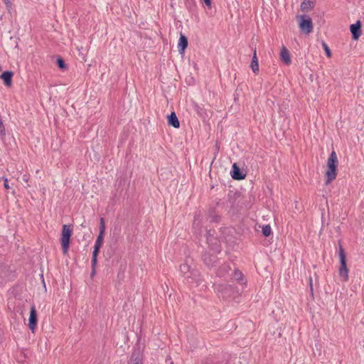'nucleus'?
Segmentation results:
<instances>
[{
	"mask_svg": "<svg viewBox=\"0 0 364 364\" xmlns=\"http://www.w3.org/2000/svg\"><path fill=\"white\" fill-rule=\"evenodd\" d=\"M171 364H173V362H171Z\"/></svg>",
	"mask_w": 364,
	"mask_h": 364,
	"instance_id": "f704fd0d",
	"label": "nucleus"
},
{
	"mask_svg": "<svg viewBox=\"0 0 364 364\" xmlns=\"http://www.w3.org/2000/svg\"><path fill=\"white\" fill-rule=\"evenodd\" d=\"M4 3L6 4L7 6H11V2L10 0H4Z\"/></svg>",
	"mask_w": 364,
	"mask_h": 364,
	"instance_id": "473e14b6",
	"label": "nucleus"
},
{
	"mask_svg": "<svg viewBox=\"0 0 364 364\" xmlns=\"http://www.w3.org/2000/svg\"><path fill=\"white\" fill-rule=\"evenodd\" d=\"M56 64L58 66V68L61 70H65L67 68V65H66L64 60L60 57L58 58V59L56 60Z\"/></svg>",
	"mask_w": 364,
	"mask_h": 364,
	"instance_id": "5701e85b",
	"label": "nucleus"
},
{
	"mask_svg": "<svg viewBox=\"0 0 364 364\" xmlns=\"http://www.w3.org/2000/svg\"><path fill=\"white\" fill-rule=\"evenodd\" d=\"M309 287L311 292L313 294V279L311 277H309Z\"/></svg>",
	"mask_w": 364,
	"mask_h": 364,
	"instance_id": "c85d7f7f",
	"label": "nucleus"
},
{
	"mask_svg": "<svg viewBox=\"0 0 364 364\" xmlns=\"http://www.w3.org/2000/svg\"><path fill=\"white\" fill-rule=\"evenodd\" d=\"M191 264L192 259L186 258L185 262L180 265V272L188 282H196L200 275L198 270L192 267Z\"/></svg>",
	"mask_w": 364,
	"mask_h": 364,
	"instance_id": "f03ea898",
	"label": "nucleus"
},
{
	"mask_svg": "<svg viewBox=\"0 0 364 364\" xmlns=\"http://www.w3.org/2000/svg\"><path fill=\"white\" fill-rule=\"evenodd\" d=\"M361 22L357 21L355 23L350 25V31L353 40H358L361 35Z\"/></svg>",
	"mask_w": 364,
	"mask_h": 364,
	"instance_id": "f8f14e48",
	"label": "nucleus"
},
{
	"mask_svg": "<svg viewBox=\"0 0 364 364\" xmlns=\"http://www.w3.org/2000/svg\"><path fill=\"white\" fill-rule=\"evenodd\" d=\"M167 120H168V124L169 126H171L174 128H179L180 127V122L178 119V117L176 114L175 112H171L168 117H167Z\"/></svg>",
	"mask_w": 364,
	"mask_h": 364,
	"instance_id": "6ab92c4d",
	"label": "nucleus"
},
{
	"mask_svg": "<svg viewBox=\"0 0 364 364\" xmlns=\"http://www.w3.org/2000/svg\"><path fill=\"white\" fill-rule=\"evenodd\" d=\"M193 228L194 229L195 233L199 236L202 234V225L200 220V214H196L194 216V221L193 224Z\"/></svg>",
	"mask_w": 364,
	"mask_h": 364,
	"instance_id": "4468645a",
	"label": "nucleus"
},
{
	"mask_svg": "<svg viewBox=\"0 0 364 364\" xmlns=\"http://www.w3.org/2000/svg\"><path fill=\"white\" fill-rule=\"evenodd\" d=\"M208 7L211 6V0H203Z\"/></svg>",
	"mask_w": 364,
	"mask_h": 364,
	"instance_id": "c756f323",
	"label": "nucleus"
},
{
	"mask_svg": "<svg viewBox=\"0 0 364 364\" xmlns=\"http://www.w3.org/2000/svg\"><path fill=\"white\" fill-rule=\"evenodd\" d=\"M322 46L325 50L326 56L328 58L331 57V51L329 47L328 46V45L324 41H323Z\"/></svg>",
	"mask_w": 364,
	"mask_h": 364,
	"instance_id": "393cba45",
	"label": "nucleus"
},
{
	"mask_svg": "<svg viewBox=\"0 0 364 364\" xmlns=\"http://www.w3.org/2000/svg\"><path fill=\"white\" fill-rule=\"evenodd\" d=\"M0 123H3V122L1 121V119L0 118Z\"/></svg>",
	"mask_w": 364,
	"mask_h": 364,
	"instance_id": "72a5a7b5",
	"label": "nucleus"
},
{
	"mask_svg": "<svg viewBox=\"0 0 364 364\" xmlns=\"http://www.w3.org/2000/svg\"><path fill=\"white\" fill-rule=\"evenodd\" d=\"M72 232L73 228L70 225H63L60 242L64 255H66L68 252Z\"/></svg>",
	"mask_w": 364,
	"mask_h": 364,
	"instance_id": "39448f33",
	"label": "nucleus"
},
{
	"mask_svg": "<svg viewBox=\"0 0 364 364\" xmlns=\"http://www.w3.org/2000/svg\"><path fill=\"white\" fill-rule=\"evenodd\" d=\"M206 240L210 250L214 252L219 253L220 252V242L211 233L210 230L206 231Z\"/></svg>",
	"mask_w": 364,
	"mask_h": 364,
	"instance_id": "1a4fd4ad",
	"label": "nucleus"
},
{
	"mask_svg": "<svg viewBox=\"0 0 364 364\" xmlns=\"http://www.w3.org/2000/svg\"><path fill=\"white\" fill-rule=\"evenodd\" d=\"M105 232V223L104 218H101L100 220V232L96 239L95 244L94 246V250L92 252L93 263L94 264L95 262H97V255L100 252V249L102 247V243H103Z\"/></svg>",
	"mask_w": 364,
	"mask_h": 364,
	"instance_id": "20e7f679",
	"label": "nucleus"
},
{
	"mask_svg": "<svg viewBox=\"0 0 364 364\" xmlns=\"http://www.w3.org/2000/svg\"><path fill=\"white\" fill-rule=\"evenodd\" d=\"M188 42L187 37L186 36H184L183 34L181 33L180 38H179V41H178V52L180 54L184 53L185 50L188 47Z\"/></svg>",
	"mask_w": 364,
	"mask_h": 364,
	"instance_id": "f3484780",
	"label": "nucleus"
},
{
	"mask_svg": "<svg viewBox=\"0 0 364 364\" xmlns=\"http://www.w3.org/2000/svg\"><path fill=\"white\" fill-rule=\"evenodd\" d=\"M229 355L223 352H218L205 357L202 363L203 364H227Z\"/></svg>",
	"mask_w": 364,
	"mask_h": 364,
	"instance_id": "423d86ee",
	"label": "nucleus"
},
{
	"mask_svg": "<svg viewBox=\"0 0 364 364\" xmlns=\"http://www.w3.org/2000/svg\"><path fill=\"white\" fill-rule=\"evenodd\" d=\"M233 275H234V277L236 280H242V277H243V274L242 273L238 270V269H235L234 271V273H233Z\"/></svg>",
	"mask_w": 364,
	"mask_h": 364,
	"instance_id": "a878e982",
	"label": "nucleus"
},
{
	"mask_svg": "<svg viewBox=\"0 0 364 364\" xmlns=\"http://www.w3.org/2000/svg\"><path fill=\"white\" fill-rule=\"evenodd\" d=\"M97 262L95 264L93 263V257H92V272L90 274L91 277H93L96 273L95 272V267H96Z\"/></svg>",
	"mask_w": 364,
	"mask_h": 364,
	"instance_id": "bb28decb",
	"label": "nucleus"
},
{
	"mask_svg": "<svg viewBox=\"0 0 364 364\" xmlns=\"http://www.w3.org/2000/svg\"><path fill=\"white\" fill-rule=\"evenodd\" d=\"M314 0H304V1L301 4V10L303 12H307L308 11L312 9L314 7Z\"/></svg>",
	"mask_w": 364,
	"mask_h": 364,
	"instance_id": "aec40b11",
	"label": "nucleus"
},
{
	"mask_svg": "<svg viewBox=\"0 0 364 364\" xmlns=\"http://www.w3.org/2000/svg\"><path fill=\"white\" fill-rule=\"evenodd\" d=\"M208 218L210 222H218L220 217L215 213V209H210L208 211Z\"/></svg>",
	"mask_w": 364,
	"mask_h": 364,
	"instance_id": "4be33fe9",
	"label": "nucleus"
},
{
	"mask_svg": "<svg viewBox=\"0 0 364 364\" xmlns=\"http://www.w3.org/2000/svg\"><path fill=\"white\" fill-rule=\"evenodd\" d=\"M0 134L1 137H4L6 135V130L3 123H0Z\"/></svg>",
	"mask_w": 364,
	"mask_h": 364,
	"instance_id": "cd10ccee",
	"label": "nucleus"
},
{
	"mask_svg": "<svg viewBox=\"0 0 364 364\" xmlns=\"http://www.w3.org/2000/svg\"><path fill=\"white\" fill-rule=\"evenodd\" d=\"M299 26L301 32L306 34L310 33L313 31L312 20L308 15L297 16Z\"/></svg>",
	"mask_w": 364,
	"mask_h": 364,
	"instance_id": "0eeeda50",
	"label": "nucleus"
},
{
	"mask_svg": "<svg viewBox=\"0 0 364 364\" xmlns=\"http://www.w3.org/2000/svg\"><path fill=\"white\" fill-rule=\"evenodd\" d=\"M215 253L214 252L213 253L205 252L203 255V261L207 267H213L217 262L218 259Z\"/></svg>",
	"mask_w": 364,
	"mask_h": 364,
	"instance_id": "9d476101",
	"label": "nucleus"
},
{
	"mask_svg": "<svg viewBox=\"0 0 364 364\" xmlns=\"http://www.w3.org/2000/svg\"><path fill=\"white\" fill-rule=\"evenodd\" d=\"M14 75V73L10 70H6L2 73L0 75V77L3 80L4 84L10 87L12 84V77Z\"/></svg>",
	"mask_w": 364,
	"mask_h": 364,
	"instance_id": "a211bd4d",
	"label": "nucleus"
},
{
	"mask_svg": "<svg viewBox=\"0 0 364 364\" xmlns=\"http://www.w3.org/2000/svg\"><path fill=\"white\" fill-rule=\"evenodd\" d=\"M4 188H6V189H9V183H8V179L7 178H5L4 179Z\"/></svg>",
	"mask_w": 364,
	"mask_h": 364,
	"instance_id": "2f4dec72",
	"label": "nucleus"
},
{
	"mask_svg": "<svg viewBox=\"0 0 364 364\" xmlns=\"http://www.w3.org/2000/svg\"><path fill=\"white\" fill-rule=\"evenodd\" d=\"M231 176L235 180H242L245 178L246 175L242 172L240 167L235 163L232 167Z\"/></svg>",
	"mask_w": 364,
	"mask_h": 364,
	"instance_id": "ddd939ff",
	"label": "nucleus"
},
{
	"mask_svg": "<svg viewBox=\"0 0 364 364\" xmlns=\"http://www.w3.org/2000/svg\"><path fill=\"white\" fill-rule=\"evenodd\" d=\"M338 158L336 151H333L327 160V170L326 171V185L336 179L337 176Z\"/></svg>",
	"mask_w": 364,
	"mask_h": 364,
	"instance_id": "f257e3e1",
	"label": "nucleus"
},
{
	"mask_svg": "<svg viewBox=\"0 0 364 364\" xmlns=\"http://www.w3.org/2000/svg\"><path fill=\"white\" fill-rule=\"evenodd\" d=\"M37 311L35 306L31 307L30 316L28 318V327L31 331L33 333L37 325Z\"/></svg>",
	"mask_w": 364,
	"mask_h": 364,
	"instance_id": "9b49d317",
	"label": "nucleus"
},
{
	"mask_svg": "<svg viewBox=\"0 0 364 364\" xmlns=\"http://www.w3.org/2000/svg\"><path fill=\"white\" fill-rule=\"evenodd\" d=\"M272 232V229L269 225H265L262 227V234L265 237H268L270 235Z\"/></svg>",
	"mask_w": 364,
	"mask_h": 364,
	"instance_id": "b1692460",
	"label": "nucleus"
},
{
	"mask_svg": "<svg viewBox=\"0 0 364 364\" xmlns=\"http://www.w3.org/2000/svg\"><path fill=\"white\" fill-rule=\"evenodd\" d=\"M339 258H340V267L338 269V274L343 282L348 280L349 269L347 267V259L345 250L343 246L339 243Z\"/></svg>",
	"mask_w": 364,
	"mask_h": 364,
	"instance_id": "7ed1b4c3",
	"label": "nucleus"
},
{
	"mask_svg": "<svg viewBox=\"0 0 364 364\" xmlns=\"http://www.w3.org/2000/svg\"><path fill=\"white\" fill-rule=\"evenodd\" d=\"M230 270L231 267L228 264H223L217 269L216 275L220 278H225Z\"/></svg>",
	"mask_w": 364,
	"mask_h": 364,
	"instance_id": "dca6fc26",
	"label": "nucleus"
},
{
	"mask_svg": "<svg viewBox=\"0 0 364 364\" xmlns=\"http://www.w3.org/2000/svg\"><path fill=\"white\" fill-rule=\"evenodd\" d=\"M214 289L220 293L223 298L228 299L236 292L235 287L230 284H214Z\"/></svg>",
	"mask_w": 364,
	"mask_h": 364,
	"instance_id": "6e6552de",
	"label": "nucleus"
},
{
	"mask_svg": "<svg viewBox=\"0 0 364 364\" xmlns=\"http://www.w3.org/2000/svg\"><path fill=\"white\" fill-rule=\"evenodd\" d=\"M280 58L282 61L287 65L291 63L289 51L284 46H283L281 49Z\"/></svg>",
	"mask_w": 364,
	"mask_h": 364,
	"instance_id": "2eb2a0df",
	"label": "nucleus"
},
{
	"mask_svg": "<svg viewBox=\"0 0 364 364\" xmlns=\"http://www.w3.org/2000/svg\"><path fill=\"white\" fill-rule=\"evenodd\" d=\"M251 68L254 73L257 74L259 72V64L258 59L257 57V50L256 48L254 49L253 56L251 62Z\"/></svg>",
	"mask_w": 364,
	"mask_h": 364,
	"instance_id": "412c9836",
	"label": "nucleus"
},
{
	"mask_svg": "<svg viewBox=\"0 0 364 364\" xmlns=\"http://www.w3.org/2000/svg\"><path fill=\"white\" fill-rule=\"evenodd\" d=\"M28 176L26 174L22 176V181H24L25 183H28Z\"/></svg>",
	"mask_w": 364,
	"mask_h": 364,
	"instance_id": "7c9ffc66",
	"label": "nucleus"
}]
</instances>
